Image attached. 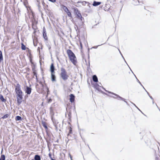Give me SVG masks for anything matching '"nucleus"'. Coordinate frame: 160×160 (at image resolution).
Listing matches in <instances>:
<instances>
[{
    "label": "nucleus",
    "mask_w": 160,
    "mask_h": 160,
    "mask_svg": "<svg viewBox=\"0 0 160 160\" xmlns=\"http://www.w3.org/2000/svg\"><path fill=\"white\" fill-rule=\"evenodd\" d=\"M127 65H128V66H129V65H128V64L127 63Z\"/></svg>",
    "instance_id": "obj_52"
},
{
    "label": "nucleus",
    "mask_w": 160,
    "mask_h": 160,
    "mask_svg": "<svg viewBox=\"0 0 160 160\" xmlns=\"http://www.w3.org/2000/svg\"><path fill=\"white\" fill-rule=\"evenodd\" d=\"M142 87H143V88H144V89L145 90V91H147L145 89V88H144V87L143 86V85H142Z\"/></svg>",
    "instance_id": "obj_40"
},
{
    "label": "nucleus",
    "mask_w": 160,
    "mask_h": 160,
    "mask_svg": "<svg viewBox=\"0 0 160 160\" xmlns=\"http://www.w3.org/2000/svg\"><path fill=\"white\" fill-rule=\"evenodd\" d=\"M0 160H2V159L0 158Z\"/></svg>",
    "instance_id": "obj_49"
},
{
    "label": "nucleus",
    "mask_w": 160,
    "mask_h": 160,
    "mask_svg": "<svg viewBox=\"0 0 160 160\" xmlns=\"http://www.w3.org/2000/svg\"><path fill=\"white\" fill-rule=\"evenodd\" d=\"M111 97L114 98H117V97H114V96H111Z\"/></svg>",
    "instance_id": "obj_36"
},
{
    "label": "nucleus",
    "mask_w": 160,
    "mask_h": 160,
    "mask_svg": "<svg viewBox=\"0 0 160 160\" xmlns=\"http://www.w3.org/2000/svg\"><path fill=\"white\" fill-rule=\"evenodd\" d=\"M61 71L60 76L62 79L64 80H67L69 76L66 70L63 68H61Z\"/></svg>",
    "instance_id": "obj_3"
},
{
    "label": "nucleus",
    "mask_w": 160,
    "mask_h": 160,
    "mask_svg": "<svg viewBox=\"0 0 160 160\" xmlns=\"http://www.w3.org/2000/svg\"><path fill=\"white\" fill-rule=\"evenodd\" d=\"M15 119L16 121L21 120L22 119V118L19 116H17L16 117Z\"/></svg>",
    "instance_id": "obj_19"
},
{
    "label": "nucleus",
    "mask_w": 160,
    "mask_h": 160,
    "mask_svg": "<svg viewBox=\"0 0 160 160\" xmlns=\"http://www.w3.org/2000/svg\"><path fill=\"white\" fill-rule=\"evenodd\" d=\"M134 76H135V77H136V78L137 79V81H138V82H139V80H138L137 78V77H136V76H135V75H134Z\"/></svg>",
    "instance_id": "obj_38"
},
{
    "label": "nucleus",
    "mask_w": 160,
    "mask_h": 160,
    "mask_svg": "<svg viewBox=\"0 0 160 160\" xmlns=\"http://www.w3.org/2000/svg\"><path fill=\"white\" fill-rule=\"evenodd\" d=\"M103 44H102L101 45H98L97 46H94L93 47H92V48H97L98 46H100L102 45Z\"/></svg>",
    "instance_id": "obj_27"
},
{
    "label": "nucleus",
    "mask_w": 160,
    "mask_h": 160,
    "mask_svg": "<svg viewBox=\"0 0 160 160\" xmlns=\"http://www.w3.org/2000/svg\"><path fill=\"white\" fill-rule=\"evenodd\" d=\"M50 114H51V115H53V111H52V108H50Z\"/></svg>",
    "instance_id": "obj_26"
},
{
    "label": "nucleus",
    "mask_w": 160,
    "mask_h": 160,
    "mask_svg": "<svg viewBox=\"0 0 160 160\" xmlns=\"http://www.w3.org/2000/svg\"><path fill=\"white\" fill-rule=\"evenodd\" d=\"M1 158L2 160H5V156L4 155H1Z\"/></svg>",
    "instance_id": "obj_25"
},
{
    "label": "nucleus",
    "mask_w": 160,
    "mask_h": 160,
    "mask_svg": "<svg viewBox=\"0 0 160 160\" xmlns=\"http://www.w3.org/2000/svg\"><path fill=\"white\" fill-rule=\"evenodd\" d=\"M51 101H52L51 99H49V100L48 102H51Z\"/></svg>",
    "instance_id": "obj_41"
},
{
    "label": "nucleus",
    "mask_w": 160,
    "mask_h": 160,
    "mask_svg": "<svg viewBox=\"0 0 160 160\" xmlns=\"http://www.w3.org/2000/svg\"><path fill=\"white\" fill-rule=\"evenodd\" d=\"M0 99L3 102H4L6 101V100L3 97L2 95H0Z\"/></svg>",
    "instance_id": "obj_18"
},
{
    "label": "nucleus",
    "mask_w": 160,
    "mask_h": 160,
    "mask_svg": "<svg viewBox=\"0 0 160 160\" xmlns=\"http://www.w3.org/2000/svg\"><path fill=\"white\" fill-rule=\"evenodd\" d=\"M80 46L81 48V49H82V42L80 41Z\"/></svg>",
    "instance_id": "obj_30"
},
{
    "label": "nucleus",
    "mask_w": 160,
    "mask_h": 160,
    "mask_svg": "<svg viewBox=\"0 0 160 160\" xmlns=\"http://www.w3.org/2000/svg\"><path fill=\"white\" fill-rule=\"evenodd\" d=\"M138 82L140 83V85H141V86H142V84L140 82V81H139V82Z\"/></svg>",
    "instance_id": "obj_39"
},
{
    "label": "nucleus",
    "mask_w": 160,
    "mask_h": 160,
    "mask_svg": "<svg viewBox=\"0 0 160 160\" xmlns=\"http://www.w3.org/2000/svg\"><path fill=\"white\" fill-rule=\"evenodd\" d=\"M70 128V129L69 130V133L68 134V136H69V133H71L72 132V129L71 128V127Z\"/></svg>",
    "instance_id": "obj_28"
},
{
    "label": "nucleus",
    "mask_w": 160,
    "mask_h": 160,
    "mask_svg": "<svg viewBox=\"0 0 160 160\" xmlns=\"http://www.w3.org/2000/svg\"><path fill=\"white\" fill-rule=\"evenodd\" d=\"M55 127L56 128V129H57V127L56 126V125H55Z\"/></svg>",
    "instance_id": "obj_42"
},
{
    "label": "nucleus",
    "mask_w": 160,
    "mask_h": 160,
    "mask_svg": "<svg viewBox=\"0 0 160 160\" xmlns=\"http://www.w3.org/2000/svg\"><path fill=\"white\" fill-rule=\"evenodd\" d=\"M69 156L70 158H71V160H73L72 159V157L71 155V154H70V153L69 154Z\"/></svg>",
    "instance_id": "obj_31"
},
{
    "label": "nucleus",
    "mask_w": 160,
    "mask_h": 160,
    "mask_svg": "<svg viewBox=\"0 0 160 160\" xmlns=\"http://www.w3.org/2000/svg\"><path fill=\"white\" fill-rule=\"evenodd\" d=\"M34 46H36V45H35L34 43Z\"/></svg>",
    "instance_id": "obj_50"
},
{
    "label": "nucleus",
    "mask_w": 160,
    "mask_h": 160,
    "mask_svg": "<svg viewBox=\"0 0 160 160\" xmlns=\"http://www.w3.org/2000/svg\"><path fill=\"white\" fill-rule=\"evenodd\" d=\"M43 35L44 39L47 40H48V37L47 36V33L46 29L44 27L43 28Z\"/></svg>",
    "instance_id": "obj_7"
},
{
    "label": "nucleus",
    "mask_w": 160,
    "mask_h": 160,
    "mask_svg": "<svg viewBox=\"0 0 160 160\" xmlns=\"http://www.w3.org/2000/svg\"><path fill=\"white\" fill-rule=\"evenodd\" d=\"M127 65H128V66H129V65H128V64L127 63Z\"/></svg>",
    "instance_id": "obj_51"
},
{
    "label": "nucleus",
    "mask_w": 160,
    "mask_h": 160,
    "mask_svg": "<svg viewBox=\"0 0 160 160\" xmlns=\"http://www.w3.org/2000/svg\"><path fill=\"white\" fill-rule=\"evenodd\" d=\"M132 103L133 104V105L136 108H137L140 111V109L138 108V107L135 105V104L134 103Z\"/></svg>",
    "instance_id": "obj_33"
},
{
    "label": "nucleus",
    "mask_w": 160,
    "mask_h": 160,
    "mask_svg": "<svg viewBox=\"0 0 160 160\" xmlns=\"http://www.w3.org/2000/svg\"><path fill=\"white\" fill-rule=\"evenodd\" d=\"M21 48L22 50H25L26 47L23 43H21Z\"/></svg>",
    "instance_id": "obj_20"
},
{
    "label": "nucleus",
    "mask_w": 160,
    "mask_h": 160,
    "mask_svg": "<svg viewBox=\"0 0 160 160\" xmlns=\"http://www.w3.org/2000/svg\"><path fill=\"white\" fill-rule=\"evenodd\" d=\"M155 105H156V106H157V108H158V109H159V111H160V108H158V106H157V104L156 103L155 104Z\"/></svg>",
    "instance_id": "obj_34"
},
{
    "label": "nucleus",
    "mask_w": 160,
    "mask_h": 160,
    "mask_svg": "<svg viewBox=\"0 0 160 160\" xmlns=\"http://www.w3.org/2000/svg\"><path fill=\"white\" fill-rule=\"evenodd\" d=\"M152 104H153L154 103V100H153H153H152Z\"/></svg>",
    "instance_id": "obj_43"
},
{
    "label": "nucleus",
    "mask_w": 160,
    "mask_h": 160,
    "mask_svg": "<svg viewBox=\"0 0 160 160\" xmlns=\"http://www.w3.org/2000/svg\"><path fill=\"white\" fill-rule=\"evenodd\" d=\"M3 60V57L2 55V52L1 51H0V62Z\"/></svg>",
    "instance_id": "obj_21"
},
{
    "label": "nucleus",
    "mask_w": 160,
    "mask_h": 160,
    "mask_svg": "<svg viewBox=\"0 0 160 160\" xmlns=\"http://www.w3.org/2000/svg\"><path fill=\"white\" fill-rule=\"evenodd\" d=\"M99 85L97 83L95 84L94 85V88H95L97 90H98V91H100V90L99 88Z\"/></svg>",
    "instance_id": "obj_15"
},
{
    "label": "nucleus",
    "mask_w": 160,
    "mask_h": 160,
    "mask_svg": "<svg viewBox=\"0 0 160 160\" xmlns=\"http://www.w3.org/2000/svg\"><path fill=\"white\" fill-rule=\"evenodd\" d=\"M61 8L65 12H67L69 10L67 7L63 5L61 6Z\"/></svg>",
    "instance_id": "obj_13"
},
{
    "label": "nucleus",
    "mask_w": 160,
    "mask_h": 160,
    "mask_svg": "<svg viewBox=\"0 0 160 160\" xmlns=\"http://www.w3.org/2000/svg\"><path fill=\"white\" fill-rule=\"evenodd\" d=\"M102 88H103L106 92H108V93H111L113 95H114L116 96L117 97V99H118L122 100V101H124L127 104H128L127 102L125 101V99L124 98H122L120 96H119L117 94H116L112 92H111L108 91L106 90L103 87H102Z\"/></svg>",
    "instance_id": "obj_4"
},
{
    "label": "nucleus",
    "mask_w": 160,
    "mask_h": 160,
    "mask_svg": "<svg viewBox=\"0 0 160 160\" xmlns=\"http://www.w3.org/2000/svg\"><path fill=\"white\" fill-rule=\"evenodd\" d=\"M122 58H123V59H124V57H123L122 55Z\"/></svg>",
    "instance_id": "obj_44"
},
{
    "label": "nucleus",
    "mask_w": 160,
    "mask_h": 160,
    "mask_svg": "<svg viewBox=\"0 0 160 160\" xmlns=\"http://www.w3.org/2000/svg\"><path fill=\"white\" fill-rule=\"evenodd\" d=\"M76 14H77V17L78 18V19H83L82 17V15L81 14V13H80L78 11V10H77L76 11Z\"/></svg>",
    "instance_id": "obj_8"
},
{
    "label": "nucleus",
    "mask_w": 160,
    "mask_h": 160,
    "mask_svg": "<svg viewBox=\"0 0 160 160\" xmlns=\"http://www.w3.org/2000/svg\"><path fill=\"white\" fill-rule=\"evenodd\" d=\"M71 112H69L68 113V116L70 117V115H71Z\"/></svg>",
    "instance_id": "obj_35"
},
{
    "label": "nucleus",
    "mask_w": 160,
    "mask_h": 160,
    "mask_svg": "<svg viewBox=\"0 0 160 160\" xmlns=\"http://www.w3.org/2000/svg\"><path fill=\"white\" fill-rule=\"evenodd\" d=\"M101 3V2L94 1L92 5L94 6H96L99 5Z\"/></svg>",
    "instance_id": "obj_12"
},
{
    "label": "nucleus",
    "mask_w": 160,
    "mask_h": 160,
    "mask_svg": "<svg viewBox=\"0 0 160 160\" xmlns=\"http://www.w3.org/2000/svg\"><path fill=\"white\" fill-rule=\"evenodd\" d=\"M34 159L35 160H41L40 156L38 155L35 156Z\"/></svg>",
    "instance_id": "obj_16"
},
{
    "label": "nucleus",
    "mask_w": 160,
    "mask_h": 160,
    "mask_svg": "<svg viewBox=\"0 0 160 160\" xmlns=\"http://www.w3.org/2000/svg\"><path fill=\"white\" fill-rule=\"evenodd\" d=\"M124 61H125V62L127 64V62H126V61H125V59H124Z\"/></svg>",
    "instance_id": "obj_45"
},
{
    "label": "nucleus",
    "mask_w": 160,
    "mask_h": 160,
    "mask_svg": "<svg viewBox=\"0 0 160 160\" xmlns=\"http://www.w3.org/2000/svg\"><path fill=\"white\" fill-rule=\"evenodd\" d=\"M124 61H125V62L127 64V62H126V61H125V59H124Z\"/></svg>",
    "instance_id": "obj_46"
},
{
    "label": "nucleus",
    "mask_w": 160,
    "mask_h": 160,
    "mask_svg": "<svg viewBox=\"0 0 160 160\" xmlns=\"http://www.w3.org/2000/svg\"><path fill=\"white\" fill-rule=\"evenodd\" d=\"M15 92L17 94V102L18 104H20L22 99L23 92L21 90L20 86L18 83L15 86Z\"/></svg>",
    "instance_id": "obj_1"
},
{
    "label": "nucleus",
    "mask_w": 160,
    "mask_h": 160,
    "mask_svg": "<svg viewBox=\"0 0 160 160\" xmlns=\"http://www.w3.org/2000/svg\"><path fill=\"white\" fill-rule=\"evenodd\" d=\"M118 50L120 52V53L121 55V56H122V53H121L120 51V50H119V49H118Z\"/></svg>",
    "instance_id": "obj_37"
},
{
    "label": "nucleus",
    "mask_w": 160,
    "mask_h": 160,
    "mask_svg": "<svg viewBox=\"0 0 160 160\" xmlns=\"http://www.w3.org/2000/svg\"><path fill=\"white\" fill-rule=\"evenodd\" d=\"M66 12L67 13L69 17H71V15H72L71 14V12L69 11V10L67 12Z\"/></svg>",
    "instance_id": "obj_23"
},
{
    "label": "nucleus",
    "mask_w": 160,
    "mask_h": 160,
    "mask_svg": "<svg viewBox=\"0 0 160 160\" xmlns=\"http://www.w3.org/2000/svg\"><path fill=\"white\" fill-rule=\"evenodd\" d=\"M92 80L94 82H98V78L97 76L96 75H94L92 76Z\"/></svg>",
    "instance_id": "obj_11"
},
{
    "label": "nucleus",
    "mask_w": 160,
    "mask_h": 160,
    "mask_svg": "<svg viewBox=\"0 0 160 160\" xmlns=\"http://www.w3.org/2000/svg\"><path fill=\"white\" fill-rule=\"evenodd\" d=\"M156 160H160V158L158 157H156L155 158Z\"/></svg>",
    "instance_id": "obj_32"
},
{
    "label": "nucleus",
    "mask_w": 160,
    "mask_h": 160,
    "mask_svg": "<svg viewBox=\"0 0 160 160\" xmlns=\"http://www.w3.org/2000/svg\"><path fill=\"white\" fill-rule=\"evenodd\" d=\"M146 92H147L148 94V95L149 96V97H150V98H151V99L153 101V98L151 96H150V95H149V93L147 91H146Z\"/></svg>",
    "instance_id": "obj_24"
},
{
    "label": "nucleus",
    "mask_w": 160,
    "mask_h": 160,
    "mask_svg": "<svg viewBox=\"0 0 160 160\" xmlns=\"http://www.w3.org/2000/svg\"><path fill=\"white\" fill-rule=\"evenodd\" d=\"M54 67L53 63H52L50 67V71L51 73H53L54 71Z\"/></svg>",
    "instance_id": "obj_10"
},
{
    "label": "nucleus",
    "mask_w": 160,
    "mask_h": 160,
    "mask_svg": "<svg viewBox=\"0 0 160 160\" xmlns=\"http://www.w3.org/2000/svg\"><path fill=\"white\" fill-rule=\"evenodd\" d=\"M34 75H36V73L35 72H34Z\"/></svg>",
    "instance_id": "obj_48"
},
{
    "label": "nucleus",
    "mask_w": 160,
    "mask_h": 160,
    "mask_svg": "<svg viewBox=\"0 0 160 160\" xmlns=\"http://www.w3.org/2000/svg\"><path fill=\"white\" fill-rule=\"evenodd\" d=\"M56 160L53 159V158H52V160Z\"/></svg>",
    "instance_id": "obj_47"
},
{
    "label": "nucleus",
    "mask_w": 160,
    "mask_h": 160,
    "mask_svg": "<svg viewBox=\"0 0 160 160\" xmlns=\"http://www.w3.org/2000/svg\"><path fill=\"white\" fill-rule=\"evenodd\" d=\"M67 53L71 62L75 65L77 62L76 58L74 53L70 49L67 50Z\"/></svg>",
    "instance_id": "obj_2"
},
{
    "label": "nucleus",
    "mask_w": 160,
    "mask_h": 160,
    "mask_svg": "<svg viewBox=\"0 0 160 160\" xmlns=\"http://www.w3.org/2000/svg\"><path fill=\"white\" fill-rule=\"evenodd\" d=\"M84 20L83 18V19H78L77 22L75 23L77 26L78 25L79 26H81L83 24V20Z\"/></svg>",
    "instance_id": "obj_5"
},
{
    "label": "nucleus",
    "mask_w": 160,
    "mask_h": 160,
    "mask_svg": "<svg viewBox=\"0 0 160 160\" xmlns=\"http://www.w3.org/2000/svg\"><path fill=\"white\" fill-rule=\"evenodd\" d=\"M48 156L51 159V160H52V155L50 153L48 154Z\"/></svg>",
    "instance_id": "obj_29"
},
{
    "label": "nucleus",
    "mask_w": 160,
    "mask_h": 160,
    "mask_svg": "<svg viewBox=\"0 0 160 160\" xmlns=\"http://www.w3.org/2000/svg\"><path fill=\"white\" fill-rule=\"evenodd\" d=\"M51 78L52 81H56V77L53 73H51Z\"/></svg>",
    "instance_id": "obj_14"
},
{
    "label": "nucleus",
    "mask_w": 160,
    "mask_h": 160,
    "mask_svg": "<svg viewBox=\"0 0 160 160\" xmlns=\"http://www.w3.org/2000/svg\"><path fill=\"white\" fill-rule=\"evenodd\" d=\"M70 101L71 102H72L74 100L75 96L73 94H71L70 95Z\"/></svg>",
    "instance_id": "obj_9"
},
{
    "label": "nucleus",
    "mask_w": 160,
    "mask_h": 160,
    "mask_svg": "<svg viewBox=\"0 0 160 160\" xmlns=\"http://www.w3.org/2000/svg\"><path fill=\"white\" fill-rule=\"evenodd\" d=\"M9 116V115L8 114H6L4 115L2 118V119H5L6 118L8 117Z\"/></svg>",
    "instance_id": "obj_22"
},
{
    "label": "nucleus",
    "mask_w": 160,
    "mask_h": 160,
    "mask_svg": "<svg viewBox=\"0 0 160 160\" xmlns=\"http://www.w3.org/2000/svg\"><path fill=\"white\" fill-rule=\"evenodd\" d=\"M42 123L43 126L45 129H47L48 127L47 126L46 123L42 121Z\"/></svg>",
    "instance_id": "obj_17"
},
{
    "label": "nucleus",
    "mask_w": 160,
    "mask_h": 160,
    "mask_svg": "<svg viewBox=\"0 0 160 160\" xmlns=\"http://www.w3.org/2000/svg\"><path fill=\"white\" fill-rule=\"evenodd\" d=\"M32 89L30 87L27 86L26 87L25 92L27 94L29 95L31 92Z\"/></svg>",
    "instance_id": "obj_6"
}]
</instances>
